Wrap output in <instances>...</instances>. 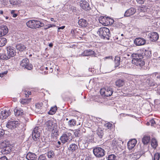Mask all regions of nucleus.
<instances>
[{"label": "nucleus", "instance_id": "obj_1", "mask_svg": "<svg viewBox=\"0 0 160 160\" xmlns=\"http://www.w3.org/2000/svg\"><path fill=\"white\" fill-rule=\"evenodd\" d=\"M7 53H0V59L7 60L10 58L11 57H14L15 55V51L12 47H8L7 48Z\"/></svg>", "mask_w": 160, "mask_h": 160}, {"label": "nucleus", "instance_id": "obj_2", "mask_svg": "<svg viewBox=\"0 0 160 160\" xmlns=\"http://www.w3.org/2000/svg\"><path fill=\"white\" fill-rule=\"evenodd\" d=\"M97 33L101 38L103 39L106 38L109 40V37L111 36L109 30L106 27L100 28L97 31Z\"/></svg>", "mask_w": 160, "mask_h": 160}, {"label": "nucleus", "instance_id": "obj_3", "mask_svg": "<svg viewBox=\"0 0 160 160\" xmlns=\"http://www.w3.org/2000/svg\"><path fill=\"white\" fill-rule=\"evenodd\" d=\"M27 26L32 29H36L44 26V24L36 20H30L26 22Z\"/></svg>", "mask_w": 160, "mask_h": 160}, {"label": "nucleus", "instance_id": "obj_4", "mask_svg": "<svg viewBox=\"0 0 160 160\" xmlns=\"http://www.w3.org/2000/svg\"><path fill=\"white\" fill-rule=\"evenodd\" d=\"M20 66L23 69L31 70L32 69V65L29 63V60L27 58H24L21 61Z\"/></svg>", "mask_w": 160, "mask_h": 160}, {"label": "nucleus", "instance_id": "obj_5", "mask_svg": "<svg viewBox=\"0 0 160 160\" xmlns=\"http://www.w3.org/2000/svg\"><path fill=\"white\" fill-rule=\"evenodd\" d=\"M105 151L102 148L100 147L95 148L93 149V152L97 157L100 158L103 157L105 154Z\"/></svg>", "mask_w": 160, "mask_h": 160}, {"label": "nucleus", "instance_id": "obj_6", "mask_svg": "<svg viewBox=\"0 0 160 160\" xmlns=\"http://www.w3.org/2000/svg\"><path fill=\"white\" fill-rule=\"evenodd\" d=\"M112 92V89L109 87L101 89L100 91V93L102 95L106 97L111 96Z\"/></svg>", "mask_w": 160, "mask_h": 160}, {"label": "nucleus", "instance_id": "obj_7", "mask_svg": "<svg viewBox=\"0 0 160 160\" xmlns=\"http://www.w3.org/2000/svg\"><path fill=\"white\" fill-rule=\"evenodd\" d=\"M72 139V134L70 133H66L62 135L60 138L62 143H65L66 142H69Z\"/></svg>", "mask_w": 160, "mask_h": 160}, {"label": "nucleus", "instance_id": "obj_8", "mask_svg": "<svg viewBox=\"0 0 160 160\" xmlns=\"http://www.w3.org/2000/svg\"><path fill=\"white\" fill-rule=\"evenodd\" d=\"M38 130L39 127H36L34 128L32 132V138L35 141H37L39 139L40 134Z\"/></svg>", "mask_w": 160, "mask_h": 160}, {"label": "nucleus", "instance_id": "obj_9", "mask_svg": "<svg viewBox=\"0 0 160 160\" xmlns=\"http://www.w3.org/2000/svg\"><path fill=\"white\" fill-rule=\"evenodd\" d=\"M133 59L132 60V62L136 66H140V58L138 54L133 53L132 54Z\"/></svg>", "mask_w": 160, "mask_h": 160}, {"label": "nucleus", "instance_id": "obj_10", "mask_svg": "<svg viewBox=\"0 0 160 160\" xmlns=\"http://www.w3.org/2000/svg\"><path fill=\"white\" fill-rule=\"evenodd\" d=\"M110 19L109 18H107L105 17L101 16L99 18L100 23L105 26L109 24H110Z\"/></svg>", "mask_w": 160, "mask_h": 160}, {"label": "nucleus", "instance_id": "obj_11", "mask_svg": "<svg viewBox=\"0 0 160 160\" xmlns=\"http://www.w3.org/2000/svg\"><path fill=\"white\" fill-rule=\"evenodd\" d=\"M18 122L17 121H10L8 122L6 127L8 128L12 129L18 126Z\"/></svg>", "mask_w": 160, "mask_h": 160}, {"label": "nucleus", "instance_id": "obj_12", "mask_svg": "<svg viewBox=\"0 0 160 160\" xmlns=\"http://www.w3.org/2000/svg\"><path fill=\"white\" fill-rule=\"evenodd\" d=\"M95 52L90 49L84 50L81 54L79 55V56H88L92 55H95Z\"/></svg>", "mask_w": 160, "mask_h": 160}, {"label": "nucleus", "instance_id": "obj_13", "mask_svg": "<svg viewBox=\"0 0 160 160\" xmlns=\"http://www.w3.org/2000/svg\"><path fill=\"white\" fill-rule=\"evenodd\" d=\"M148 36L152 42L157 41L159 38L158 34L155 32H151L148 34Z\"/></svg>", "mask_w": 160, "mask_h": 160}, {"label": "nucleus", "instance_id": "obj_14", "mask_svg": "<svg viewBox=\"0 0 160 160\" xmlns=\"http://www.w3.org/2000/svg\"><path fill=\"white\" fill-rule=\"evenodd\" d=\"M80 4L81 7L85 10H89L91 9L88 3L85 1H81Z\"/></svg>", "mask_w": 160, "mask_h": 160}, {"label": "nucleus", "instance_id": "obj_15", "mask_svg": "<svg viewBox=\"0 0 160 160\" xmlns=\"http://www.w3.org/2000/svg\"><path fill=\"white\" fill-rule=\"evenodd\" d=\"M3 148L2 150V152L4 154L9 153L11 151V146L9 145H6L4 142L2 143Z\"/></svg>", "mask_w": 160, "mask_h": 160}, {"label": "nucleus", "instance_id": "obj_16", "mask_svg": "<svg viewBox=\"0 0 160 160\" xmlns=\"http://www.w3.org/2000/svg\"><path fill=\"white\" fill-rule=\"evenodd\" d=\"M8 32V29L6 26L2 25L0 26V37L5 35Z\"/></svg>", "mask_w": 160, "mask_h": 160}, {"label": "nucleus", "instance_id": "obj_17", "mask_svg": "<svg viewBox=\"0 0 160 160\" xmlns=\"http://www.w3.org/2000/svg\"><path fill=\"white\" fill-rule=\"evenodd\" d=\"M136 12V9L134 8H130L125 12L124 16L126 17L130 16L133 15Z\"/></svg>", "mask_w": 160, "mask_h": 160}, {"label": "nucleus", "instance_id": "obj_18", "mask_svg": "<svg viewBox=\"0 0 160 160\" xmlns=\"http://www.w3.org/2000/svg\"><path fill=\"white\" fill-rule=\"evenodd\" d=\"M10 113L11 112L9 110L8 111L3 110L1 112L0 118L2 119H5L10 115Z\"/></svg>", "mask_w": 160, "mask_h": 160}, {"label": "nucleus", "instance_id": "obj_19", "mask_svg": "<svg viewBox=\"0 0 160 160\" xmlns=\"http://www.w3.org/2000/svg\"><path fill=\"white\" fill-rule=\"evenodd\" d=\"M136 143L137 141L135 139L129 141L128 143V147L129 149H132L135 147Z\"/></svg>", "mask_w": 160, "mask_h": 160}, {"label": "nucleus", "instance_id": "obj_20", "mask_svg": "<svg viewBox=\"0 0 160 160\" xmlns=\"http://www.w3.org/2000/svg\"><path fill=\"white\" fill-rule=\"evenodd\" d=\"M78 25L81 27L83 28L86 27L88 26V23L85 19L81 18L78 21Z\"/></svg>", "mask_w": 160, "mask_h": 160}, {"label": "nucleus", "instance_id": "obj_21", "mask_svg": "<svg viewBox=\"0 0 160 160\" xmlns=\"http://www.w3.org/2000/svg\"><path fill=\"white\" fill-rule=\"evenodd\" d=\"M142 51L143 52H141V57H142L143 58L144 56H145L147 58L149 57L151 54V53L150 51L146 49H143Z\"/></svg>", "mask_w": 160, "mask_h": 160}, {"label": "nucleus", "instance_id": "obj_22", "mask_svg": "<svg viewBox=\"0 0 160 160\" xmlns=\"http://www.w3.org/2000/svg\"><path fill=\"white\" fill-rule=\"evenodd\" d=\"M26 158L28 160H34L36 158V155L33 153L29 152L27 155Z\"/></svg>", "mask_w": 160, "mask_h": 160}, {"label": "nucleus", "instance_id": "obj_23", "mask_svg": "<svg viewBox=\"0 0 160 160\" xmlns=\"http://www.w3.org/2000/svg\"><path fill=\"white\" fill-rule=\"evenodd\" d=\"M46 124L47 127L50 128H55V127H57L55 123L51 120H49L47 121L46 123Z\"/></svg>", "mask_w": 160, "mask_h": 160}, {"label": "nucleus", "instance_id": "obj_24", "mask_svg": "<svg viewBox=\"0 0 160 160\" xmlns=\"http://www.w3.org/2000/svg\"><path fill=\"white\" fill-rule=\"evenodd\" d=\"M17 50L22 52L25 50L27 47L22 44H17L16 46Z\"/></svg>", "mask_w": 160, "mask_h": 160}, {"label": "nucleus", "instance_id": "obj_25", "mask_svg": "<svg viewBox=\"0 0 160 160\" xmlns=\"http://www.w3.org/2000/svg\"><path fill=\"white\" fill-rule=\"evenodd\" d=\"M150 140V137L148 136H144L142 139V142L144 145H147Z\"/></svg>", "mask_w": 160, "mask_h": 160}, {"label": "nucleus", "instance_id": "obj_26", "mask_svg": "<svg viewBox=\"0 0 160 160\" xmlns=\"http://www.w3.org/2000/svg\"><path fill=\"white\" fill-rule=\"evenodd\" d=\"M151 146L153 149H155L158 146V143L156 139L154 138L152 139Z\"/></svg>", "mask_w": 160, "mask_h": 160}, {"label": "nucleus", "instance_id": "obj_27", "mask_svg": "<svg viewBox=\"0 0 160 160\" xmlns=\"http://www.w3.org/2000/svg\"><path fill=\"white\" fill-rule=\"evenodd\" d=\"M14 112L16 116H21L23 114V111L21 109H15L14 110Z\"/></svg>", "mask_w": 160, "mask_h": 160}, {"label": "nucleus", "instance_id": "obj_28", "mask_svg": "<svg viewBox=\"0 0 160 160\" xmlns=\"http://www.w3.org/2000/svg\"><path fill=\"white\" fill-rule=\"evenodd\" d=\"M121 59L118 56H116L114 59L115 67H118L120 65Z\"/></svg>", "mask_w": 160, "mask_h": 160}, {"label": "nucleus", "instance_id": "obj_29", "mask_svg": "<svg viewBox=\"0 0 160 160\" xmlns=\"http://www.w3.org/2000/svg\"><path fill=\"white\" fill-rule=\"evenodd\" d=\"M78 148V146L75 144H72L70 145L68 149L69 151L73 152Z\"/></svg>", "mask_w": 160, "mask_h": 160}, {"label": "nucleus", "instance_id": "obj_30", "mask_svg": "<svg viewBox=\"0 0 160 160\" xmlns=\"http://www.w3.org/2000/svg\"><path fill=\"white\" fill-rule=\"evenodd\" d=\"M31 98L22 99L21 100L20 103L23 105L28 104L31 101Z\"/></svg>", "mask_w": 160, "mask_h": 160}, {"label": "nucleus", "instance_id": "obj_31", "mask_svg": "<svg viewBox=\"0 0 160 160\" xmlns=\"http://www.w3.org/2000/svg\"><path fill=\"white\" fill-rule=\"evenodd\" d=\"M116 85L118 87H121L124 84V82L123 80L119 79L116 82Z\"/></svg>", "mask_w": 160, "mask_h": 160}, {"label": "nucleus", "instance_id": "obj_32", "mask_svg": "<svg viewBox=\"0 0 160 160\" xmlns=\"http://www.w3.org/2000/svg\"><path fill=\"white\" fill-rule=\"evenodd\" d=\"M7 42V39L4 38H0V47L4 46Z\"/></svg>", "mask_w": 160, "mask_h": 160}, {"label": "nucleus", "instance_id": "obj_33", "mask_svg": "<svg viewBox=\"0 0 160 160\" xmlns=\"http://www.w3.org/2000/svg\"><path fill=\"white\" fill-rule=\"evenodd\" d=\"M57 107L56 106L52 108L48 112V114L50 115H53L54 114L57 110Z\"/></svg>", "mask_w": 160, "mask_h": 160}, {"label": "nucleus", "instance_id": "obj_34", "mask_svg": "<svg viewBox=\"0 0 160 160\" xmlns=\"http://www.w3.org/2000/svg\"><path fill=\"white\" fill-rule=\"evenodd\" d=\"M97 133L98 136L100 138H102L103 135V130L101 128H99L97 130Z\"/></svg>", "mask_w": 160, "mask_h": 160}, {"label": "nucleus", "instance_id": "obj_35", "mask_svg": "<svg viewBox=\"0 0 160 160\" xmlns=\"http://www.w3.org/2000/svg\"><path fill=\"white\" fill-rule=\"evenodd\" d=\"M76 123V120L74 119H72L68 121V124L70 127L75 126Z\"/></svg>", "mask_w": 160, "mask_h": 160}, {"label": "nucleus", "instance_id": "obj_36", "mask_svg": "<svg viewBox=\"0 0 160 160\" xmlns=\"http://www.w3.org/2000/svg\"><path fill=\"white\" fill-rule=\"evenodd\" d=\"M54 156V152L52 151H49L48 153V156L49 158H52Z\"/></svg>", "mask_w": 160, "mask_h": 160}, {"label": "nucleus", "instance_id": "obj_37", "mask_svg": "<svg viewBox=\"0 0 160 160\" xmlns=\"http://www.w3.org/2000/svg\"><path fill=\"white\" fill-rule=\"evenodd\" d=\"M104 126L105 127H106L108 129H111L112 128V124L110 122H108L106 123Z\"/></svg>", "mask_w": 160, "mask_h": 160}, {"label": "nucleus", "instance_id": "obj_38", "mask_svg": "<svg viewBox=\"0 0 160 160\" xmlns=\"http://www.w3.org/2000/svg\"><path fill=\"white\" fill-rule=\"evenodd\" d=\"M134 42L137 46H140V38H136L134 40Z\"/></svg>", "mask_w": 160, "mask_h": 160}, {"label": "nucleus", "instance_id": "obj_39", "mask_svg": "<svg viewBox=\"0 0 160 160\" xmlns=\"http://www.w3.org/2000/svg\"><path fill=\"white\" fill-rule=\"evenodd\" d=\"M116 156L114 154H111L108 157V160H115Z\"/></svg>", "mask_w": 160, "mask_h": 160}, {"label": "nucleus", "instance_id": "obj_40", "mask_svg": "<svg viewBox=\"0 0 160 160\" xmlns=\"http://www.w3.org/2000/svg\"><path fill=\"white\" fill-rule=\"evenodd\" d=\"M9 2L10 3L13 5H17L18 4L17 0H10Z\"/></svg>", "mask_w": 160, "mask_h": 160}, {"label": "nucleus", "instance_id": "obj_41", "mask_svg": "<svg viewBox=\"0 0 160 160\" xmlns=\"http://www.w3.org/2000/svg\"><path fill=\"white\" fill-rule=\"evenodd\" d=\"M160 158V154L158 153H156L154 157V160H159Z\"/></svg>", "mask_w": 160, "mask_h": 160}, {"label": "nucleus", "instance_id": "obj_42", "mask_svg": "<svg viewBox=\"0 0 160 160\" xmlns=\"http://www.w3.org/2000/svg\"><path fill=\"white\" fill-rule=\"evenodd\" d=\"M58 131L56 130V129H53L52 131V136L54 135L55 136H57L58 135Z\"/></svg>", "mask_w": 160, "mask_h": 160}, {"label": "nucleus", "instance_id": "obj_43", "mask_svg": "<svg viewBox=\"0 0 160 160\" xmlns=\"http://www.w3.org/2000/svg\"><path fill=\"white\" fill-rule=\"evenodd\" d=\"M147 8L146 6H141V12H145L147 11Z\"/></svg>", "mask_w": 160, "mask_h": 160}, {"label": "nucleus", "instance_id": "obj_44", "mask_svg": "<svg viewBox=\"0 0 160 160\" xmlns=\"http://www.w3.org/2000/svg\"><path fill=\"white\" fill-rule=\"evenodd\" d=\"M147 83H148V84L150 86L154 85V83L152 81V80L147 79Z\"/></svg>", "mask_w": 160, "mask_h": 160}, {"label": "nucleus", "instance_id": "obj_45", "mask_svg": "<svg viewBox=\"0 0 160 160\" xmlns=\"http://www.w3.org/2000/svg\"><path fill=\"white\" fill-rule=\"evenodd\" d=\"M15 10H12L11 11V13L14 18H16L17 16V14L15 13Z\"/></svg>", "mask_w": 160, "mask_h": 160}, {"label": "nucleus", "instance_id": "obj_46", "mask_svg": "<svg viewBox=\"0 0 160 160\" xmlns=\"http://www.w3.org/2000/svg\"><path fill=\"white\" fill-rule=\"evenodd\" d=\"M146 43V40L143 38H141V46L144 45Z\"/></svg>", "mask_w": 160, "mask_h": 160}, {"label": "nucleus", "instance_id": "obj_47", "mask_svg": "<svg viewBox=\"0 0 160 160\" xmlns=\"http://www.w3.org/2000/svg\"><path fill=\"white\" fill-rule=\"evenodd\" d=\"M46 158L45 156L43 155H40L38 158V160H45Z\"/></svg>", "mask_w": 160, "mask_h": 160}, {"label": "nucleus", "instance_id": "obj_48", "mask_svg": "<svg viewBox=\"0 0 160 160\" xmlns=\"http://www.w3.org/2000/svg\"><path fill=\"white\" fill-rule=\"evenodd\" d=\"M42 103H37L36 104V107L37 108L40 109L42 106Z\"/></svg>", "mask_w": 160, "mask_h": 160}, {"label": "nucleus", "instance_id": "obj_49", "mask_svg": "<svg viewBox=\"0 0 160 160\" xmlns=\"http://www.w3.org/2000/svg\"><path fill=\"white\" fill-rule=\"evenodd\" d=\"M4 134V130L0 129V137L3 136Z\"/></svg>", "mask_w": 160, "mask_h": 160}, {"label": "nucleus", "instance_id": "obj_50", "mask_svg": "<svg viewBox=\"0 0 160 160\" xmlns=\"http://www.w3.org/2000/svg\"><path fill=\"white\" fill-rule=\"evenodd\" d=\"M8 72V71H5L4 72H3V73H0V77H3V76L6 74Z\"/></svg>", "mask_w": 160, "mask_h": 160}, {"label": "nucleus", "instance_id": "obj_51", "mask_svg": "<svg viewBox=\"0 0 160 160\" xmlns=\"http://www.w3.org/2000/svg\"><path fill=\"white\" fill-rule=\"evenodd\" d=\"M103 60L104 61H105V60H106V59H112V56H109L107 57H106L105 58H103Z\"/></svg>", "mask_w": 160, "mask_h": 160}, {"label": "nucleus", "instance_id": "obj_52", "mask_svg": "<svg viewBox=\"0 0 160 160\" xmlns=\"http://www.w3.org/2000/svg\"><path fill=\"white\" fill-rule=\"evenodd\" d=\"M56 25L54 24H49L48 25V26L47 28H46V29H47L51 27H55Z\"/></svg>", "mask_w": 160, "mask_h": 160}, {"label": "nucleus", "instance_id": "obj_53", "mask_svg": "<svg viewBox=\"0 0 160 160\" xmlns=\"http://www.w3.org/2000/svg\"><path fill=\"white\" fill-rule=\"evenodd\" d=\"M0 160H8V159L6 157L3 156L0 158Z\"/></svg>", "mask_w": 160, "mask_h": 160}, {"label": "nucleus", "instance_id": "obj_54", "mask_svg": "<svg viewBox=\"0 0 160 160\" xmlns=\"http://www.w3.org/2000/svg\"><path fill=\"white\" fill-rule=\"evenodd\" d=\"M155 2L156 3H157V4L158 3V5L157 6L159 7V8H160V1H158V0L156 1H155Z\"/></svg>", "mask_w": 160, "mask_h": 160}, {"label": "nucleus", "instance_id": "obj_55", "mask_svg": "<svg viewBox=\"0 0 160 160\" xmlns=\"http://www.w3.org/2000/svg\"><path fill=\"white\" fill-rule=\"evenodd\" d=\"M150 122L151 123L152 125H154V124H155V122L153 119L151 120Z\"/></svg>", "mask_w": 160, "mask_h": 160}, {"label": "nucleus", "instance_id": "obj_56", "mask_svg": "<svg viewBox=\"0 0 160 160\" xmlns=\"http://www.w3.org/2000/svg\"><path fill=\"white\" fill-rule=\"evenodd\" d=\"M65 28V26H62L61 27H58V30H59L60 29H64Z\"/></svg>", "mask_w": 160, "mask_h": 160}, {"label": "nucleus", "instance_id": "obj_57", "mask_svg": "<svg viewBox=\"0 0 160 160\" xmlns=\"http://www.w3.org/2000/svg\"><path fill=\"white\" fill-rule=\"evenodd\" d=\"M145 64V62L142 61L141 60V66H143Z\"/></svg>", "mask_w": 160, "mask_h": 160}, {"label": "nucleus", "instance_id": "obj_58", "mask_svg": "<svg viewBox=\"0 0 160 160\" xmlns=\"http://www.w3.org/2000/svg\"><path fill=\"white\" fill-rule=\"evenodd\" d=\"M75 136L77 137H79L80 136V133L79 132H75Z\"/></svg>", "mask_w": 160, "mask_h": 160}, {"label": "nucleus", "instance_id": "obj_59", "mask_svg": "<svg viewBox=\"0 0 160 160\" xmlns=\"http://www.w3.org/2000/svg\"><path fill=\"white\" fill-rule=\"evenodd\" d=\"M41 73H42V74L44 73V74H47V73H48V72L47 71H44V72H43V73L42 72H40Z\"/></svg>", "mask_w": 160, "mask_h": 160}, {"label": "nucleus", "instance_id": "obj_60", "mask_svg": "<svg viewBox=\"0 0 160 160\" xmlns=\"http://www.w3.org/2000/svg\"><path fill=\"white\" fill-rule=\"evenodd\" d=\"M49 46L50 47H52L53 46V44L52 43H50L49 44Z\"/></svg>", "mask_w": 160, "mask_h": 160}, {"label": "nucleus", "instance_id": "obj_61", "mask_svg": "<svg viewBox=\"0 0 160 160\" xmlns=\"http://www.w3.org/2000/svg\"><path fill=\"white\" fill-rule=\"evenodd\" d=\"M156 77L158 79H159L160 80V75H157Z\"/></svg>", "mask_w": 160, "mask_h": 160}, {"label": "nucleus", "instance_id": "obj_62", "mask_svg": "<svg viewBox=\"0 0 160 160\" xmlns=\"http://www.w3.org/2000/svg\"><path fill=\"white\" fill-rule=\"evenodd\" d=\"M74 30L73 29H72L71 30V32L72 34L74 33Z\"/></svg>", "mask_w": 160, "mask_h": 160}, {"label": "nucleus", "instance_id": "obj_63", "mask_svg": "<svg viewBox=\"0 0 160 160\" xmlns=\"http://www.w3.org/2000/svg\"><path fill=\"white\" fill-rule=\"evenodd\" d=\"M27 93L29 95H30L31 94V92L30 91V92L28 91V92H27Z\"/></svg>", "mask_w": 160, "mask_h": 160}, {"label": "nucleus", "instance_id": "obj_64", "mask_svg": "<svg viewBox=\"0 0 160 160\" xmlns=\"http://www.w3.org/2000/svg\"><path fill=\"white\" fill-rule=\"evenodd\" d=\"M158 92L160 94V88L158 90Z\"/></svg>", "mask_w": 160, "mask_h": 160}]
</instances>
